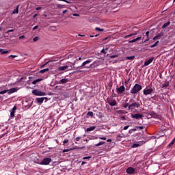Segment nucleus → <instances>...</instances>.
Returning a JSON list of instances; mask_svg holds the SVG:
<instances>
[{"label":"nucleus","instance_id":"61","mask_svg":"<svg viewBox=\"0 0 175 175\" xmlns=\"http://www.w3.org/2000/svg\"><path fill=\"white\" fill-rule=\"evenodd\" d=\"M25 36H21L19 37V39H24Z\"/></svg>","mask_w":175,"mask_h":175},{"label":"nucleus","instance_id":"17","mask_svg":"<svg viewBox=\"0 0 175 175\" xmlns=\"http://www.w3.org/2000/svg\"><path fill=\"white\" fill-rule=\"evenodd\" d=\"M85 147H79V146H75L73 148H71L70 150L71 151H73L74 150H83V148H84Z\"/></svg>","mask_w":175,"mask_h":175},{"label":"nucleus","instance_id":"58","mask_svg":"<svg viewBox=\"0 0 175 175\" xmlns=\"http://www.w3.org/2000/svg\"><path fill=\"white\" fill-rule=\"evenodd\" d=\"M40 9H42V7H38L36 8V10H40Z\"/></svg>","mask_w":175,"mask_h":175},{"label":"nucleus","instance_id":"21","mask_svg":"<svg viewBox=\"0 0 175 175\" xmlns=\"http://www.w3.org/2000/svg\"><path fill=\"white\" fill-rule=\"evenodd\" d=\"M135 35H137V33H131L129 35L125 36L124 39H128V38H131V36H135Z\"/></svg>","mask_w":175,"mask_h":175},{"label":"nucleus","instance_id":"43","mask_svg":"<svg viewBox=\"0 0 175 175\" xmlns=\"http://www.w3.org/2000/svg\"><path fill=\"white\" fill-rule=\"evenodd\" d=\"M16 110H17V107L15 105V106L12 108V111L16 112Z\"/></svg>","mask_w":175,"mask_h":175},{"label":"nucleus","instance_id":"12","mask_svg":"<svg viewBox=\"0 0 175 175\" xmlns=\"http://www.w3.org/2000/svg\"><path fill=\"white\" fill-rule=\"evenodd\" d=\"M108 103L109 106H116V105H117V101L116 100L111 99L108 100Z\"/></svg>","mask_w":175,"mask_h":175},{"label":"nucleus","instance_id":"28","mask_svg":"<svg viewBox=\"0 0 175 175\" xmlns=\"http://www.w3.org/2000/svg\"><path fill=\"white\" fill-rule=\"evenodd\" d=\"M87 116H90V117H94V113L92 111H88L87 113Z\"/></svg>","mask_w":175,"mask_h":175},{"label":"nucleus","instance_id":"34","mask_svg":"<svg viewBox=\"0 0 175 175\" xmlns=\"http://www.w3.org/2000/svg\"><path fill=\"white\" fill-rule=\"evenodd\" d=\"M33 42H38L39 40V36H36L33 38Z\"/></svg>","mask_w":175,"mask_h":175},{"label":"nucleus","instance_id":"16","mask_svg":"<svg viewBox=\"0 0 175 175\" xmlns=\"http://www.w3.org/2000/svg\"><path fill=\"white\" fill-rule=\"evenodd\" d=\"M96 129V126H92L86 129V132H92V131H94Z\"/></svg>","mask_w":175,"mask_h":175},{"label":"nucleus","instance_id":"59","mask_svg":"<svg viewBox=\"0 0 175 175\" xmlns=\"http://www.w3.org/2000/svg\"><path fill=\"white\" fill-rule=\"evenodd\" d=\"M10 57H12V58H16V57H17V56L16 55H11Z\"/></svg>","mask_w":175,"mask_h":175},{"label":"nucleus","instance_id":"37","mask_svg":"<svg viewBox=\"0 0 175 175\" xmlns=\"http://www.w3.org/2000/svg\"><path fill=\"white\" fill-rule=\"evenodd\" d=\"M175 142V137L173 139V140L170 143L169 146H173V144H174Z\"/></svg>","mask_w":175,"mask_h":175},{"label":"nucleus","instance_id":"60","mask_svg":"<svg viewBox=\"0 0 175 175\" xmlns=\"http://www.w3.org/2000/svg\"><path fill=\"white\" fill-rule=\"evenodd\" d=\"M67 12H68V10H64V11H63V14H65V13H67Z\"/></svg>","mask_w":175,"mask_h":175},{"label":"nucleus","instance_id":"44","mask_svg":"<svg viewBox=\"0 0 175 175\" xmlns=\"http://www.w3.org/2000/svg\"><path fill=\"white\" fill-rule=\"evenodd\" d=\"M58 1H62L63 2H66V3H72V2L68 1L66 0H58Z\"/></svg>","mask_w":175,"mask_h":175},{"label":"nucleus","instance_id":"52","mask_svg":"<svg viewBox=\"0 0 175 175\" xmlns=\"http://www.w3.org/2000/svg\"><path fill=\"white\" fill-rule=\"evenodd\" d=\"M38 28H39L38 25L35 26L34 27H33V31H35V29H38Z\"/></svg>","mask_w":175,"mask_h":175},{"label":"nucleus","instance_id":"42","mask_svg":"<svg viewBox=\"0 0 175 175\" xmlns=\"http://www.w3.org/2000/svg\"><path fill=\"white\" fill-rule=\"evenodd\" d=\"M10 32H14V29H10L6 31V33H9Z\"/></svg>","mask_w":175,"mask_h":175},{"label":"nucleus","instance_id":"2","mask_svg":"<svg viewBox=\"0 0 175 175\" xmlns=\"http://www.w3.org/2000/svg\"><path fill=\"white\" fill-rule=\"evenodd\" d=\"M142 85L135 84L131 90L130 92L133 94H137L139 92L142 91Z\"/></svg>","mask_w":175,"mask_h":175},{"label":"nucleus","instance_id":"64","mask_svg":"<svg viewBox=\"0 0 175 175\" xmlns=\"http://www.w3.org/2000/svg\"><path fill=\"white\" fill-rule=\"evenodd\" d=\"M73 16H75L77 17H79V14H73Z\"/></svg>","mask_w":175,"mask_h":175},{"label":"nucleus","instance_id":"8","mask_svg":"<svg viewBox=\"0 0 175 175\" xmlns=\"http://www.w3.org/2000/svg\"><path fill=\"white\" fill-rule=\"evenodd\" d=\"M44 99L46 102H47L49 98H47V97H41V98H36V100L38 102V103H40V105H42V103H43V102L44 101Z\"/></svg>","mask_w":175,"mask_h":175},{"label":"nucleus","instance_id":"35","mask_svg":"<svg viewBox=\"0 0 175 175\" xmlns=\"http://www.w3.org/2000/svg\"><path fill=\"white\" fill-rule=\"evenodd\" d=\"M75 142H80V140H81V137H77L75 139Z\"/></svg>","mask_w":175,"mask_h":175},{"label":"nucleus","instance_id":"41","mask_svg":"<svg viewBox=\"0 0 175 175\" xmlns=\"http://www.w3.org/2000/svg\"><path fill=\"white\" fill-rule=\"evenodd\" d=\"M69 151H72V150L70 149H64L63 150V152H69Z\"/></svg>","mask_w":175,"mask_h":175},{"label":"nucleus","instance_id":"45","mask_svg":"<svg viewBox=\"0 0 175 175\" xmlns=\"http://www.w3.org/2000/svg\"><path fill=\"white\" fill-rule=\"evenodd\" d=\"M117 57H118V55H111V56L109 57V58H117Z\"/></svg>","mask_w":175,"mask_h":175},{"label":"nucleus","instance_id":"9","mask_svg":"<svg viewBox=\"0 0 175 175\" xmlns=\"http://www.w3.org/2000/svg\"><path fill=\"white\" fill-rule=\"evenodd\" d=\"M154 90L152 88H146L144 90V95H150V94H152Z\"/></svg>","mask_w":175,"mask_h":175},{"label":"nucleus","instance_id":"24","mask_svg":"<svg viewBox=\"0 0 175 175\" xmlns=\"http://www.w3.org/2000/svg\"><path fill=\"white\" fill-rule=\"evenodd\" d=\"M169 87V82L163 84L162 88H167Z\"/></svg>","mask_w":175,"mask_h":175},{"label":"nucleus","instance_id":"10","mask_svg":"<svg viewBox=\"0 0 175 175\" xmlns=\"http://www.w3.org/2000/svg\"><path fill=\"white\" fill-rule=\"evenodd\" d=\"M127 174H133L135 173V168L129 167L126 170Z\"/></svg>","mask_w":175,"mask_h":175},{"label":"nucleus","instance_id":"46","mask_svg":"<svg viewBox=\"0 0 175 175\" xmlns=\"http://www.w3.org/2000/svg\"><path fill=\"white\" fill-rule=\"evenodd\" d=\"M135 42H136V40L135 39H133L131 41H129V43H135Z\"/></svg>","mask_w":175,"mask_h":175},{"label":"nucleus","instance_id":"30","mask_svg":"<svg viewBox=\"0 0 175 175\" xmlns=\"http://www.w3.org/2000/svg\"><path fill=\"white\" fill-rule=\"evenodd\" d=\"M64 7L65 5H63L61 4H57V8H58L59 9H64Z\"/></svg>","mask_w":175,"mask_h":175},{"label":"nucleus","instance_id":"31","mask_svg":"<svg viewBox=\"0 0 175 175\" xmlns=\"http://www.w3.org/2000/svg\"><path fill=\"white\" fill-rule=\"evenodd\" d=\"M117 113H118V114H125V111L119 110V111H117Z\"/></svg>","mask_w":175,"mask_h":175},{"label":"nucleus","instance_id":"57","mask_svg":"<svg viewBox=\"0 0 175 175\" xmlns=\"http://www.w3.org/2000/svg\"><path fill=\"white\" fill-rule=\"evenodd\" d=\"M137 128H139V129H144V127L143 126H137Z\"/></svg>","mask_w":175,"mask_h":175},{"label":"nucleus","instance_id":"4","mask_svg":"<svg viewBox=\"0 0 175 175\" xmlns=\"http://www.w3.org/2000/svg\"><path fill=\"white\" fill-rule=\"evenodd\" d=\"M148 140H150V139H148L147 140H145V141H139L136 144H133L132 145V148H137V147H140V146H143V144H145V143H147Z\"/></svg>","mask_w":175,"mask_h":175},{"label":"nucleus","instance_id":"33","mask_svg":"<svg viewBox=\"0 0 175 175\" xmlns=\"http://www.w3.org/2000/svg\"><path fill=\"white\" fill-rule=\"evenodd\" d=\"M96 116L98 117V118H102V113L97 112Z\"/></svg>","mask_w":175,"mask_h":175},{"label":"nucleus","instance_id":"25","mask_svg":"<svg viewBox=\"0 0 175 175\" xmlns=\"http://www.w3.org/2000/svg\"><path fill=\"white\" fill-rule=\"evenodd\" d=\"M18 14V6L12 12V14Z\"/></svg>","mask_w":175,"mask_h":175},{"label":"nucleus","instance_id":"6","mask_svg":"<svg viewBox=\"0 0 175 175\" xmlns=\"http://www.w3.org/2000/svg\"><path fill=\"white\" fill-rule=\"evenodd\" d=\"M58 70H72V66H63L58 68Z\"/></svg>","mask_w":175,"mask_h":175},{"label":"nucleus","instance_id":"3","mask_svg":"<svg viewBox=\"0 0 175 175\" xmlns=\"http://www.w3.org/2000/svg\"><path fill=\"white\" fill-rule=\"evenodd\" d=\"M32 94L36 96H45L46 92H42L40 90H32Z\"/></svg>","mask_w":175,"mask_h":175},{"label":"nucleus","instance_id":"23","mask_svg":"<svg viewBox=\"0 0 175 175\" xmlns=\"http://www.w3.org/2000/svg\"><path fill=\"white\" fill-rule=\"evenodd\" d=\"M42 79H36L34 80L33 82H32V84L35 85L37 83H39V81H42Z\"/></svg>","mask_w":175,"mask_h":175},{"label":"nucleus","instance_id":"14","mask_svg":"<svg viewBox=\"0 0 175 175\" xmlns=\"http://www.w3.org/2000/svg\"><path fill=\"white\" fill-rule=\"evenodd\" d=\"M7 91H8V95H10V94H13L14 92H16L17 88H12V89L8 90Z\"/></svg>","mask_w":175,"mask_h":175},{"label":"nucleus","instance_id":"11","mask_svg":"<svg viewBox=\"0 0 175 175\" xmlns=\"http://www.w3.org/2000/svg\"><path fill=\"white\" fill-rule=\"evenodd\" d=\"M152 61H154V57H151L150 59L145 62L144 66H148V65H150V64H151Z\"/></svg>","mask_w":175,"mask_h":175},{"label":"nucleus","instance_id":"22","mask_svg":"<svg viewBox=\"0 0 175 175\" xmlns=\"http://www.w3.org/2000/svg\"><path fill=\"white\" fill-rule=\"evenodd\" d=\"M49 70H50V69L45 68V69L40 70L39 73H45V72H49Z\"/></svg>","mask_w":175,"mask_h":175},{"label":"nucleus","instance_id":"63","mask_svg":"<svg viewBox=\"0 0 175 175\" xmlns=\"http://www.w3.org/2000/svg\"><path fill=\"white\" fill-rule=\"evenodd\" d=\"M121 118H122V120H126L125 116H122Z\"/></svg>","mask_w":175,"mask_h":175},{"label":"nucleus","instance_id":"7","mask_svg":"<svg viewBox=\"0 0 175 175\" xmlns=\"http://www.w3.org/2000/svg\"><path fill=\"white\" fill-rule=\"evenodd\" d=\"M124 91H125V86L124 85H121L119 88H116L117 94H124Z\"/></svg>","mask_w":175,"mask_h":175},{"label":"nucleus","instance_id":"54","mask_svg":"<svg viewBox=\"0 0 175 175\" xmlns=\"http://www.w3.org/2000/svg\"><path fill=\"white\" fill-rule=\"evenodd\" d=\"M129 127V126H125L124 127V131H126V129H128Z\"/></svg>","mask_w":175,"mask_h":175},{"label":"nucleus","instance_id":"15","mask_svg":"<svg viewBox=\"0 0 175 175\" xmlns=\"http://www.w3.org/2000/svg\"><path fill=\"white\" fill-rule=\"evenodd\" d=\"M69 80L68 79H63L59 81L58 83L59 84H66Z\"/></svg>","mask_w":175,"mask_h":175},{"label":"nucleus","instance_id":"26","mask_svg":"<svg viewBox=\"0 0 175 175\" xmlns=\"http://www.w3.org/2000/svg\"><path fill=\"white\" fill-rule=\"evenodd\" d=\"M126 59H129L130 61H132L133 59H135V56L126 57Z\"/></svg>","mask_w":175,"mask_h":175},{"label":"nucleus","instance_id":"32","mask_svg":"<svg viewBox=\"0 0 175 175\" xmlns=\"http://www.w3.org/2000/svg\"><path fill=\"white\" fill-rule=\"evenodd\" d=\"M95 29H96V31H98L100 32H103V31H105V29H100L99 27H96Z\"/></svg>","mask_w":175,"mask_h":175},{"label":"nucleus","instance_id":"51","mask_svg":"<svg viewBox=\"0 0 175 175\" xmlns=\"http://www.w3.org/2000/svg\"><path fill=\"white\" fill-rule=\"evenodd\" d=\"M49 62H51V61L47 62L45 63L44 65H42V66H41V68H43V66H46V65H47V64H49Z\"/></svg>","mask_w":175,"mask_h":175},{"label":"nucleus","instance_id":"40","mask_svg":"<svg viewBox=\"0 0 175 175\" xmlns=\"http://www.w3.org/2000/svg\"><path fill=\"white\" fill-rule=\"evenodd\" d=\"M6 92H8V90H3L0 92V95H3V94H6Z\"/></svg>","mask_w":175,"mask_h":175},{"label":"nucleus","instance_id":"29","mask_svg":"<svg viewBox=\"0 0 175 175\" xmlns=\"http://www.w3.org/2000/svg\"><path fill=\"white\" fill-rule=\"evenodd\" d=\"M103 144H105V142H100L96 144H95L96 147H98V146H102Z\"/></svg>","mask_w":175,"mask_h":175},{"label":"nucleus","instance_id":"39","mask_svg":"<svg viewBox=\"0 0 175 175\" xmlns=\"http://www.w3.org/2000/svg\"><path fill=\"white\" fill-rule=\"evenodd\" d=\"M14 111H12L11 113H10V117L12 118L13 117H14Z\"/></svg>","mask_w":175,"mask_h":175},{"label":"nucleus","instance_id":"13","mask_svg":"<svg viewBox=\"0 0 175 175\" xmlns=\"http://www.w3.org/2000/svg\"><path fill=\"white\" fill-rule=\"evenodd\" d=\"M142 117H143V116L140 115V114L132 115V118H135V120H140V118H142Z\"/></svg>","mask_w":175,"mask_h":175},{"label":"nucleus","instance_id":"53","mask_svg":"<svg viewBox=\"0 0 175 175\" xmlns=\"http://www.w3.org/2000/svg\"><path fill=\"white\" fill-rule=\"evenodd\" d=\"M90 158H91V157H85L83 159H90Z\"/></svg>","mask_w":175,"mask_h":175},{"label":"nucleus","instance_id":"20","mask_svg":"<svg viewBox=\"0 0 175 175\" xmlns=\"http://www.w3.org/2000/svg\"><path fill=\"white\" fill-rule=\"evenodd\" d=\"M0 53L1 54H8L9 53V51H5L3 49H0Z\"/></svg>","mask_w":175,"mask_h":175},{"label":"nucleus","instance_id":"38","mask_svg":"<svg viewBox=\"0 0 175 175\" xmlns=\"http://www.w3.org/2000/svg\"><path fill=\"white\" fill-rule=\"evenodd\" d=\"M156 36L159 39V38L163 36V34L162 33H158L157 36Z\"/></svg>","mask_w":175,"mask_h":175},{"label":"nucleus","instance_id":"47","mask_svg":"<svg viewBox=\"0 0 175 175\" xmlns=\"http://www.w3.org/2000/svg\"><path fill=\"white\" fill-rule=\"evenodd\" d=\"M69 140L68 139H64L63 143L64 144H66V143H68Z\"/></svg>","mask_w":175,"mask_h":175},{"label":"nucleus","instance_id":"27","mask_svg":"<svg viewBox=\"0 0 175 175\" xmlns=\"http://www.w3.org/2000/svg\"><path fill=\"white\" fill-rule=\"evenodd\" d=\"M158 43H159V41H157L154 44H152L150 47L151 49H154V47H157L158 46Z\"/></svg>","mask_w":175,"mask_h":175},{"label":"nucleus","instance_id":"19","mask_svg":"<svg viewBox=\"0 0 175 175\" xmlns=\"http://www.w3.org/2000/svg\"><path fill=\"white\" fill-rule=\"evenodd\" d=\"M169 25H170V21H168V22H167V23H164V24L163 25V26H162V28H163V29H165V28H166L167 27H169Z\"/></svg>","mask_w":175,"mask_h":175},{"label":"nucleus","instance_id":"55","mask_svg":"<svg viewBox=\"0 0 175 175\" xmlns=\"http://www.w3.org/2000/svg\"><path fill=\"white\" fill-rule=\"evenodd\" d=\"M148 35H150V31H146V36H147V38H148Z\"/></svg>","mask_w":175,"mask_h":175},{"label":"nucleus","instance_id":"36","mask_svg":"<svg viewBox=\"0 0 175 175\" xmlns=\"http://www.w3.org/2000/svg\"><path fill=\"white\" fill-rule=\"evenodd\" d=\"M129 107V103H126V104H124V105H123L124 109H126V108Z\"/></svg>","mask_w":175,"mask_h":175},{"label":"nucleus","instance_id":"50","mask_svg":"<svg viewBox=\"0 0 175 175\" xmlns=\"http://www.w3.org/2000/svg\"><path fill=\"white\" fill-rule=\"evenodd\" d=\"M101 53H103V54H106L107 52H106L105 49H103L101 50Z\"/></svg>","mask_w":175,"mask_h":175},{"label":"nucleus","instance_id":"48","mask_svg":"<svg viewBox=\"0 0 175 175\" xmlns=\"http://www.w3.org/2000/svg\"><path fill=\"white\" fill-rule=\"evenodd\" d=\"M98 139H100V140H106V137H98Z\"/></svg>","mask_w":175,"mask_h":175},{"label":"nucleus","instance_id":"49","mask_svg":"<svg viewBox=\"0 0 175 175\" xmlns=\"http://www.w3.org/2000/svg\"><path fill=\"white\" fill-rule=\"evenodd\" d=\"M142 39V36H139L137 38H135V42H137V40H140Z\"/></svg>","mask_w":175,"mask_h":175},{"label":"nucleus","instance_id":"56","mask_svg":"<svg viewBox=\"0 0 175 175\" xmlns=\"http://www.w3.org/2000/svg\"><path fill=\"white\" fill-rule=\"evenodd\" d=\"M157 39H159L157 36L153 38V40H157Z\"/></svg>","mask_w":175,"mask_h":175},{"label":"nucleus","instance_id":"1","mask_svg":"<svg viewBox=\"0 0 175 175\" xmlns=\"http://www.w3.org/2000/svg\"><path fill=\"white\" fill-rule=\"evenodd\" d=\"M140 107V103L136 102L133 98L130 99L128 110L129 111H136V109Z\"/></svg>","mask_w":175,"mask_h":175},{"label":"nucleus","instance_id":"18","mask_svg":"<svg viewBox=\"0 0 175 175\" xmlns=\"http://www.w3.org/2000/svg\"><path fill=\"white\" fill-rule=\"evenodd\" d=\"M88 64H91V60L89 59L84 62L81 66V68H83V66H85V65H88Z\"/></svg>","mask_w":175,"mask_h":175},{"label":"nucleus","instance_id":"62","mask_svg":"<svg viewBox=\"0 0 175 175\" xmlns=\"http://www.w3.org/2000/svg\"><path fill=\"white\" fill-rule=\"evenodd\" d=\"M33 18H35V17H38V14H35L33 16Z\"/></svg>","mask_w":175,"mask_h":175},{"label":"nucleus","instance_id":"5","mask_svg":"<svg viewBox=\"0 0 175 175\" xmlns=\"http://www.w3.org/2000/svg\"><path fill=\"white\" fill-rule=\"evenodd\" d=\"M50 162H51V158H44L42 161V162L39 163V165H50Z\"/></svg>","mask_w":175,"mask_h":175}]
</instances>
